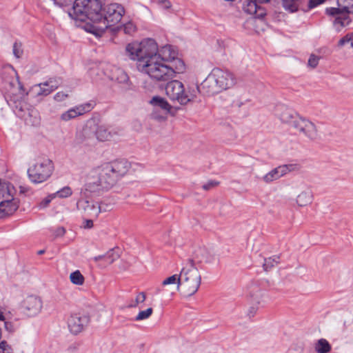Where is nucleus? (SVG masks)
I'll return each mask as SVG.
<instances>
[{
	"label": "nucleus",
	"mask_w": 353,
	"mask_h": 353,
	"mask_svg": "<svg viewBox=\"0 0 353 353\" xmlns=\"http://www.w3.org/2000/svg\"><path fill=\"white\" fill-rule=\"evenodd\" d=\"M127 55L132 60H137V65L141 61H147L152 58H161L168 60L171 57L170 46H165L160 50L156 41L152 39H145L140 43L134 42L127 45Z\"/></svg>",
	"instance_id": "nucleus-1"
},
{
	"label": "nucleus",
	"mask_w": 353,
	"mask_h": 353,
	"mask_svg": "<svg viewBox=\"0 0 353 353\" xmlns=\"http://www.w3.org/2000/svg\"><path fill=\"white\" fill-rule=\"evenodd\" d=\"M236 83L232 73L220 68H214L196 90L207 96H212L232 87Z\"/></svg>",
	"instance_id": "nucleus-2"
},
{
	"label": "nucleus",
	"mask_w": 353,
	"mask_h": 353,
	"mask_svg": "<svg viewBox=\"0 0 353 353\" xmlns=\"http://www.w3.org/2000/svg\"><path fill=\"white\" fill-rule=\"evenodd\" d=\"M68 14L75 20L90 19L96 23L102 19L101 4L99 0H75Z\"/></svg>",
	"instance_id": "nucleus-3"
},
{
	"label": "nucleus",
	"mask_w": 353,
	"mask_h": 353,
	"mask_svg": "<svg viewBox=\"0 0 353 353\" xmlns=\"http://www.w3.org/2000/svg\"><path fill=\"white\" fill-rule=\"evenodd\" d=\"M165 61L168 60H161V58L155 59L154 57L147 61H141L137 68L155 81L166 82L174 78V71L165 63Z\"/></svg>",
	"instance_id": "nucleus-4"
},
{
	"label": "nucleus",
	"mask_w": 353,
	"mask_h": 353,
	"mask_svg": "<svg viewBox=\"0 0 353 353\" xmlns=\"http://www.w3.org/2000/svg\"><path fill=\"white\" fill-rule=\"evenodd\" d=\"M114 185L111 177L102 165L90 170L87 176L85 190L94 195H99Z\"/></svg>",
	"instance_id": "nucleus-5"
},
{
	"label": "nucleus",
	"mask_w": 353,
	"mask_h": 353,
	"mask_svg": "<svg viewBox=\"0 0 353 353\" xmlns=\"http://www.w3.org/2000/svg\"><path fill=\"white\" fill-rule=\"evenodd\" d=\"M180 288L185 296H190L199 290L201 276L199 270L194 266L193 259H188L187 265L180 272Z\"/></svg>",
	"instance_id": "nucleus-6"
},
{
	"label": "nucleus",
	"mask_w": 353,
	"mask_h": 353,
	"mask_svg": "<svg viewBox=\"0 0 353 353\" xmlns=\"http://www.w3.org/2000/svg\"><path fill=\"white\" fill-rule=\"evenodd\" d=\"M125 10L123 7L119 3H111L101 8L102 19L97 21L93 26L92 30L90 32L97 34V31L100 33L105 32L106 29L118 23L123 17Z\"/></svg>",
	"instance_id": "nucleus-7"
},
{
	"label": "nucleus",
	"mask_w": 353,
	"mask_h": 353,
	"mask_svg": "<svg viewBox=\"0 0 353 353\" xmlns=\"http://www.w3.org/2000/svg\"><path fill=\"white\" fill-rule=\"evenodd\" d=\"M165 90L167 96L172 101H176L182 105L193 101L196 97V93L199 92L196 87L192 91L189 90V94H188L185 90L183 84L178 80L168 81Z\"/></svg>",
	"instance_id": "nucleus-8"
},
{
	"label": "nucleus",
	"mask_w": 353,
	"mask_h": 353,
	"mask_svg": "<svg viewBox=\"0 0 353 353\" xmlns=\"http://www.w3.org/2000/svg\"><path fill=\"white\" fill-rule=\"evenodd\" d=\"M54 165L49 159L37 161L28 170L30 180L34 183L46 181L52 174Z\"/></svg>",
	"instance_id": "nucleus-9"
},
{
	"label": "nucleus",
	"mask_w": 353,
	"mask_h": 353,
	"mask_svg": "<svg viewBox=\"0 0 353 353\" xmlns=\"http://www.w3.org/2000/svg\"><path fill=\"white\" fill-rule=\"evenodd\" d=\"M339 8H327L325 13L335 17L334 24H340L343 27L350 22V14H353V0H337Z\"/></svg>",
	"instance_id": "nucleus-10"
},
{
	"label": "nucleus",
	"mask_w": 353,
	"mask_h": 353,
	"mask_svg": "<svg viewBox=\"0 0 353 353\" xmlns=\"http://www.w3.org/2000/svg\"><path fill=\"white\" fill-rule=\"evenodd\" d=\"M115 185L119 179L125 176L130 168V163L125 159L116 160L103 165Z\"/></svg>",
	"instance_id": "nucleus-11"
},
{
	"label": "nucleus",
	"mask_w": 353,
	"mask_h": 353,
	"mask_svg": "<svg viewBox=\"0 0 353 353\" xmlns=\"http://www.w3.org/2000/svg\"><path fill=\"white\" fill-rule=\"evenodd\" d=\"M292 128L301 135L314 140L317 137V129L314 123L299 116L294 121Z\"/></svg>",
	"instance_id": "nucleus-12"
},
{
	"label": "nucleus",
	"mask_w": 353,
	"mask_h": 353,
	"mask_svg": "<svg viewBox=\"0 0 353 353\" xmlns=\"http://www.w3.org/2000/svg\"><path fill=\"white\" fill-rule=\"evenodd\" d=\"M90 321V317L82 313H74L68 320V326L71 333L78 334L83 331Z\"/></svg>",
	"instance_id": "nucleus-13"
},
{
	"label": "nucleus",
	"mask_w": 353,
	"mask_h": 353,
	"mask_svg": "<svg viewBox=\"0 0 353 353\" xmlns=\"http://www.w3.org/2000/svg\"><path fill=\"white\" fill-rule=\"evenodd\" d=\"M194 266L196 263L212 264L218 261L214 252L206 248H197L193 254Z\"/></svg>",
	"instance_id": "nucleus-14"
},
{
	"label": "nucleus",
	"mask_w": 353,
	"mask_h": 353,
	"mask_svg": "<svg viewBox=\"0 0 353 353\" xmlns=\"http://www.w3.org/2000/svg\"><path fill=\"white\" fill-rule=\"evenodd\" d=\"M43 303L40 297L37 296H28L22 302L23 308L30 316L37 314L41 310Z\"/></svg>",
	"instance_id": "nucleus-15"
},
{
	"label": "nucleus",
	"mask_w": 353,
	"mask_h": 353,
	"mask_svg": "<svg viewBox=\"0 0 353 353\" xmlns=\"http://www.w3.org/2000/svg\"><path fill=\"white\" fill-rule=\"evenodd\" d=\"M77 205L79 210H83L88 215L94 217L98 216L103 207V204H99L98 203H94V201L86 199L79 200Z\"/></svg>",
	"instance_id": "nucleus-16"
},
{
	"label": "nucleus",
	"mask_w": 353,
	"mask_h": 353,
	"mask_svg": "<svg viewBox=\"0 0 353 353\" xmlns=\"http://www.w3.org/2000/svg\"><path fill=\"white\" fill-rule=\"evenodd\" d=\"M93 108L92 103H85L77 105L72 108L69 109L68 111L61 114L60 119L64 121H68L79 116L83 115L86 112H90Z\"/></svg>",
	"instance_id": "nucleus-17"
},
{
	"label": "nucleus",
	"mask_w": 353,
	"mask_h": 353,
	"mask_svg": "<svg viewBox=\"0 0 353 353\" xmlns=\"http://www.w3.org/2000/svg\"><path fill=\"white\" fill-rule=\"evenodd\" d=\"M293 165H280L263 176V180L267 183H271L275 180L279 179L281 176H284L291 170H292Z\"/></svg>",
	"instance_id": "nucleus-18"
},
{
	"label": "nucleus",
	"mask_w": 353,
	"mask_h": 353,
	"mask_svg": "<svg viewBox=\"0 0 353 353\" xmlns=\"http://www.w3.org/2000/svg\"><path fill=\"white\" fill-rule=\"evenodd\" d=\"M276 115L281 122L287 123L291 127L293 126L294 121L296 120V118L299 117L298 114L283 105L278 108Z\"/></svg>",
	"instance_id": "nucleus-19"
},
{
	"label": "nucleus",
	"mask_w": 353,
	"mask_h": 353,
	"mask_svg": "<svg viewBox=\"0 0 353 353\" xmlns=\"http://www.w3.org/2000/svg\"><path fill=\"white\" fill-rule=\"evenodd\" d=\"M94 130V137L100 141H110L117 132L116 131H113L110 128L105 125H97Z\"/></svg>",
	"instance_id": "nucleus-20"
},
{
	"label": "nucleus",
	"mask_w": 353,
	"mask_h": 353,
	"mask_svg": "<svg viewBox=\"0 0 353 353\" xmlns=\"http://www.w3.org/2000/svg\"><path fill=\"white\" fill-rule=\"evenodd\" d=\"M94 138V130L91 126H85L81 130L78 131L75 137V142L77 144L85 143L88 145L90 140Z\"/></svg>",
	"instance_id": "nucleus-21"
},
{
	"label": "nucleus",
	"mask_w": 353,
	"mask_h": 353,
	"mask_svg": "<svg viewBox=\"0 0 353 353\" xmlns=\"http://www.w3.org/2000/svg\"><path fill=\"white\" fill-rule=\"evenodd\" d=\"M313 200V194L310 188L305 185L300 194L296 196V203L300 207H304L312 203Z\"/></svg>",
	"instance_id": "nucleus-22"
},
{
	"label": "nucleus",
	"mask_w": 353,
	"mask_h": 353,
	"mask_svg": "<svg viewBox=\"0 0 353 353\" xmlns=\"http://www.w3.org/2000/svg\"><path fill=\"white\" fill-rule=\"evenodd\" d=\"M260 4L261 3L250 1L247 4L245 11L250 14H255L257 18H263L265 16L266 12L264 8L261 6Z\"/></svg>",
	"instance_id": "nucleus-23"
},
{
	"label": "nucleus",
	"mask_w": 353,
	"mask_h": 353,
	"mask_svg": "<svg viewBox=\"0 0 353 353\" xmlns=\"http://www.w3.org/2000/svg\"><path fill=\"white\" fill-rule=\"evenodd\" d=\"M171 57L168 61H171V64L168 65L170 68L174 71V77L176 73H182L185 70V64L180 59H175L174 53L170 50Z\"/></svg>",
	"instance_id": "nucleus-24"
},
{
	"label": "nucleus",
	"mask_w": 353,
	"mask_h": 353,
	"mask_svg": "<svg viewBox=\"0 0 353 353\" xmlns=\"http://www.w3.org/2000/svg\"><path fill=\"white\" fill-rule=\"evenodd\" d=\"M314 350L317 353H329L332 346L326 339H321L314 344Z\"/></svg>",
	"instance_id": "nucleus-25"
},
{
	"label": "nucleus",
	"mask_w": 353,
	"mask_h": 353,
	"mask_svg": "<svg viewBox=\"0 0 353 353\" xmlns=\"http://www.w3.org/2000/svg\"><path fill=\"white\" fill-rule=\"evenodd\" d=\"M150 103L154 107L159 108L164 111L170 108V104L168 103L166 99L159 96L153 97L150 101Z\"/></svg>",
	"instance_id": "nucleus-26"
},
{
	"label": "nucleus",
	"mask_w": 353,
	"mask_h": 353,
	"mask_svg": "<svg viewBox=\"0 0 353 353\" xmlns=\"http://www.w3.org/2000/svg\"><path fill=\"white\" fill-rule=\"evenodd\" d=\"M301 0H282L284 9L290 12H296L299 9Z\"/></svg>",
	"instance_id": "nucleus-27"
},
{
	"label": "nucleus",
	"mask_w": 353,
	"mask_h": 353,
	"mask_svg": "<svg viewBox=\"0 0 353 353\" xmlns=\"http://www.w3.org/2000/svg\"><path fill=\"white\" fill-rule=\"evenodd\" d=\"M279 256L274 255L273 256L264 259L263 267L265 271H270L274 267L279 263Z\"/></svg>",
	"instance_id": "nucleus-28"
},
{
	"label": "nucleus",
	"mask_w": 353,
	"mask_h": 353,
	"mask_svg": "<svg viewBox=\"0 0 353 353\" xmlns=\"http://www.w3.org/2000/svg\"><path fill=\"white\" fill-rule=\"evenodd\" d=\"M62 83V79L60 77H51L46 81L41 83L46 87L52 89V91L55 90Z\"/></svg>",
	"instance_id": "nucleus-29"
},
{
	"label": "nucleus",
	"mask_w": 353,
	"mask_h": 353,
	"mask_svg": "<svg viewBox=\"0 0 353 353\" xmlns=\"http://www.w3.org/2000/svg\"><path fill=\"white\" fill-rule=\"evenodd\" d=\"M70 281L77 285H82L84 283L85 278L79 270L72 272L70 275Z\"/></svg>",
	"instance_id": "nucleus-30"
},
{
	"label": "nucleus",
	"mask_w": 353,
	"mask_h": 353,
	"mask_svg": "<svg viewBox=\"0 0 353 353\" xmlns=\"http://www.w3.org/2000/svg\"><path fill=\"white\" fill-rule=\"evenodd\" d=\"M46 86H44L43 85H41V83L38 84V85H36L34 88H33V90H35L36 91V94L37 96H47L48 94H50L52 92H53L52 90V89H50V88L48 87H46L45 88Z\"/></svg>",
	"instance_id": "nucleus-31"
},
{
	"label": "nucleus",
	"mask_w": 353,
	"mask_h": 353,
	"mask_svg": "<svg viewBox=\"0 0 353 353\" xmlns=\"http://www.w3.org/2000/svg\"><path fill=\"white\" fill-rule=\"evenodd\" d=\"M180 281H181L180 274L179 275L174 274V275L165 279V280H163L162 282V285L165 286V285H170V284L176 283L177 289L179 290H180V283H179Z\"/></svg>",
	"instance_id": "nucleus-32"
},
{
	"label": "nucleus",
	"mask_w": 353,
	"mask_h": 353,
	"mask_svg": "<svg viewBox=\"0 0 353 353\" xmlns=\"http://www.w3.org/2000/svg\"><path fill=\"white\" fill-rule=\"evenodd\" d=\"M250 294L257 304L260 303L263 296V291L259 287H254L253 289L250 291Z\"/></svg>",
	"instance_id": "nucleus-33"
},
{
	"label": "nucleus",
	"mask_w": 353,
	"mask_h": 353,
	"mask_svg": "<svg viewBox=\"0 0 353 353\" xmlns=\"http://www.w3.org/2000/svg\"><path fill=\"white\" fill-rule=\"evenodd\" d=\"M29 105L24 102H19L18 104L15 105V108L14 110L16 115L20 118L24 117V114L26 112V108H28Z\"/></svg>",
	"instance_id": "nucleus-34"
},
{
	"label": "nucleus",
	"mask_w": 353,
	"mask_h": 353,
	"mask_svg": "<svg viewBox=\"0 0 353 353\" xmlns=\"http://www.w3.org/2000/svg\"><path fill=\"white\" fill-rule=\"evenodd\" d=\"M32 115L30 118H26L25 122L27 125L36 126L39 124V117L37 111H33Z\"/></svg>",
	"instance_id": "nucleus-35"
},
{
	"label": "nucleus",
	"mask_w": 353,
	"mask_h": 353,
	"mask_svg": "<svg viewBox=\"0 0 353 353\" xmlns=\"http://www.w3.org/2000/svg\"><path fill=\"white\" fill-rule=\"evenodd\" d=\"M152 312L153 309L152 307H149L145 310L141 311L135 317V321H140L147 319L152 315Z\"/></svg>",
	"instance_id": "nucleus-36"
},
{
	"label": "nucleus",
	"mask_w": 353,
	"mask_h": 353,
	"mask_svg": "<svg viewBox=\"0 0 353 353\" xmlns=\"http://www.w3.org/2000/svg\"><path fill=\"white\" fill-rule=\"evenodd\" d=\"M72 193L71 188L69 186H65L61 190L57 191L54 193V196H58L59 198H67L70 196Z\"/></svg>",
	"instance_id": "nucleus-37"
},
{
	"label": "nucleus",
	"mask_w": 353,
	"mask_h": 353,
	"mask_svg": "<svg viewBox=\"0 0 353 353\" xmlns=\"http://www.w3.org/2000/svg\"><path fill=\"white\" fill-rule=\"evenodd\" d=\"M146 295L145 292H139L134 301H132L128 307H136L139 303H143L145 301Z\"/></svg>",
	"instance_id": "nucleus-38"
},
{
	"label": "nucleus",
	"mask_w": 353,
	"mask_h": 353,
	"mask_svg": "<svg viewBox=\"0 0 353 353\" xmlns=\"http://www.w3.org/2000/svg\"><path fill=\"white\" fill-rule=\"evenodd\" d=\"M13 54L14 57L17 59H19L22 57L23 54V50L22 48V44L20 42H15L13 45Z\"/></svg>",
	"instance_id": "nucleus-39"
},
{
	"label": "nucleus",
	"mask_w": 353,
	"mask_h": 353,
	"mask_svg": "<svg viewBox=\"0 0 353 353\" xmlns=\"http://www.w3.org/2000/svg\"><path fill=\"white\" fill-rule=\"evenodd\" d=\"M53 239L63 236L65 234V229L63 227H58L57 228H50Z\"/></svg>",
	"instance_id": "nucleus-40"
},
{
	"label": "nucleus",
	"mask_w": 353,
	"mask_h": 353,
	"mask_svg": "<svg viewBox=\"0 0 353 353\" xmlns=\"http://www.w3.org/2000/svg\"><path fill=\"white\" fill-rule=\"evenodd\" d=\"M116 80L119 83H124L128 85L129 82V77L125 72L120 70L119 71V76L116 78Z\"/></svg>",
	"instance_id": "nucleus-41"
},
{
	"label": "nucleus",
	"mask_w": 353,
	"mask_h": 353,
	"mask_svg": "<svg viewBox=\"0 0 353 353\" xmlns=\"http://www.w3.org/2000/svg\"><path fill=\"white\" fill-rule=\"evenodd\" d=\"M319 59H320L319 57H318V56H316V55H315L314 54H312L310 56L307 64L312 68H315L318 65V64H319Z\"/></svg>",
	"instance_id": "nucleus-42"
},
{
	"label": "nucleus",
	"mask_w": 353,
	"mask_h": 353,
	"mask_svg": "<svg viewBox=\"0 0 353 353\" xmlns=\"http://www.w3.org/2000/svg\"><path fill=\"white\" fill-rule=\"evenodd\" d=\"M0 353H13V350L6 341H3L0 343Z\"/></svg>",
	"instance_id": "nucleus-43"
},
{
	"label": "nucleus",
	"mask_w": 353,
	"mask_h": 353,
	"mask_svg": "<svg viewBox=\"0 0 353 353\" xmlns=\"http://www.w3.org/2000/svg\"><path fill=\"white\" fill-rule=\"evenodd\" d=\"M53 2L56 6L64 8L70 6L73 0H53Z\"/></svg>",
	"instance_id": "nucleus-44"
},
{
	"label": "nucleus",
	"mask_w": 353,
	"mask_h": 353,
	"mask_svg": "<svg viewBox=\"0 0 353 353\" xmlns=\"http://www.w3.org/2000/svg\"><path fill=\"white\" fill-rule=\"evenodd\" d=\"M219 184V182H218L216 181L210 180L205 184L203 185L202 188L204 190L208 191V190H210L212 188L217 186Z\"/></svg>",
	"instance_id": "nucleus-45"
},
{
	"label": "nucleus",
	"mask_w": 353,
	"mask_h": 353,
	"mask_svg": "<svg viewBox=\"0 0 353 353\" xmlns=\"http://www.w3.org/2000/svg\"><path fill=\"white\" fill-rule=\"evenodd\" d=\"M135 26L132 23H128L124 25L123 30L125 34H131L135 31Z\"/></svg>",
	"instance_id": "nucleus-46"
},
{
	"label": "nucleus",
	"mask_w": 353,
	"mask_h": 353,
	"mask_svg": "<svg viewBox=\"0 0 353 353\" xmlns=\"http://www.w3.org/2000/svg\"><path fill=\"white\" fill-rule=\"evenodd\" d=\"M68 97V94L63 92H59L54 95V99L56 101L61 102L65 101Z\"/></svg>",
	"instance_id": "nucleus-47"
},
{
	"label": "nucleus",
	"mask_w": 353,
	"mask_h": 353,
	"mask_svg": "<svg viewBox=\"0 0 353 353\" xmlns=\"http://www.w3.org/2000/svg\"><path fill=\"white\" fill-rule=\"evenodd\" d=\"M55 198L54 194H50L46 198H45L41 203H39V207L41 208H44L48 206V205L50 203L52 199Z\"/></svg>",
	"instance_id": "nucleus-48"
},
{
	"label": "nucleus",
	"mask_w": 353,
	"mask_h": 353,
	"mask_svg": "<svg viewBox=\"0 0 353 353\" xmlns=\"http://www.w3.org/2000/svg\"><path fill=\"white\" fill-rule=\"evenodd\" d=\"M325 0H309L308 1V7L310 9H312L320 4L323 3Z\"/></svg>",
	"instance_id": "nucleus-49"
},
{
	"label": "nucleus",
	"mask_w": 353,
	"mask_h": 353,
	"mask_svg": "<svg viewBox=\"0 0 353 353\" xmlns=\"http://www.w3.org/2000/svg\"><path fill=\"white\" fill-rule=\"evenodd\" d=\"M352 40V36H349L348 34L342 37L338 43V46L341 47L344 46L346 43L350 42Z\"/></svg>",
	"instance_id": "nucleus-50"
},
{
	"label": "nucleus",
	"mask_w": 353,
	"mask_h": 353,
	"mask_svg": "<svg viewBox=\"0 0 353 353\" xmlns=\"http://www.w3.org/2000/svg\"><path fill=\"white\" fill-rule=\"evenodd\" d=\"M33 111H37V110L35 109H34L33 108L28 106V108H26V110L24 117H22L21 119H23L25 121L26 118H30V117H32V112H33Z\"/></svg>",
	"instance_id": "nucleus-51"
},
{
	"label": "nucleus",
	"mask_w": 353,
	"mask_h": 353,
	"mask_svg": "<svg viewBox=\"0 0 353 353\" xmlns=\"http://www.w3.org/2000/svg\"><path fill=\"white\" fill-rule=\"evenodd\" d=\"M257 310H258V307H256L255 305H252V306L250 307V308L248 309V316L250 318L253 317L256 314Z\"/></svg>",
	"instance_id": "nucleus-52"
},
{
	"label": "nucleus",
	"mask_w": 353,
	"mask_h": 353,
	"mask_svg": "<svg viewBox=\"0 0 353 353\" xmlns=\"http://www.w3.org/2000/svg\"><path fill=\"white\" fill-rule=\"evenodd\" d=\"M105 256H108L110 257V258L103 259V260L108 264H112L116 259L115 257H114V255L112 253L108 252L106 254H105Z\"/></svg>",
	"instance_id": "nucleus-53"
},
{
	"label": "nucleus",
	"mask_w": 353,
	"mask_h": 353,
	"mask_svg": "<svg viewBox=\"0 0 353 353\" xmlns=\"http://www.w3.org/2000/svg\"><path fill=\"white\" fill-rule=\"evenodd\" d=\"M83 228L85 229H90V228H92L93 227V221L91 219H86L84 222H83Z\"/></svg>",
	"instance_id": "nucleus-54"
},
{
	"label": "nucleus",
	"mask_w": 353,
	"mask_h": 353,
	"mask_svg": "<svg viewBox=\"0 0 353 353\" xmlns=\"http://www.w3.org/2000/svg\"><path fill=\"white\" fill-rule=\"evenodd\" d=\"M4 321V325L6 330L11 332L14 330L13 325L10 322Z\"/></svg>",
	"instance_id": "nucleus-55"
},
{
	"label": "nucleus",
	"mask_w": 353,
	"mask_h": 353,
	"mask_svg": "<svg viewBox=\"0 0 353 353\" xmlns=\"http://www.w3.org/2000/svg\"><path fill=\"white\" fill-rule=\"evenodd\" d=\"M159 3L163 5L164 8L168 9L171 7V3L168 0H158Z\"/></svg>",
	"instance_id": "nucleus-56"
},
{
	"label": "nucleus",
	"mask_w": 353,
	"mask_h": 353,
	"mask_svg": "<svg viewBox=\"0 0 353 353\" xmlns=\"http://www.w3.org/2000/svg\"><path fill=\"white\" fill-rule=\"evenodd\" d=\"M178 110V108H174L170 105V108L168 110H165L167 113H169L172 116H174Z\"/></svg>",
	"instance_id": "nucleus-57"
},
{
	"label": "nucleus",
	"mask_w": 353,
	"mask_h": 353,
	"mask_svg": "<svg viewBox=\"0 0 353 353\" xmlns=\"http://www.w3.org/2000/svg\"><path fill=\"white\" fill-rule=\"evenodd\" d=\"M130 264L127 262H123L120 265L119 268L123 271L128 270Z\"/></svg>",
	"instance_id": "nucleus-58"
},
{
	"label": "nucleus",
	"mask_w": 353,
	"mask_h": 353,
	"mask_svg": "<svg viewBox=\"0 0 353 353\" xmlns=\"http://www.w3.org/2000/svg\"><path fill=\"white\" fill-rule=\"evenodd\" d=\"M105 258H110V257L108 256H105V255H99V256L94 257V260L97 262L100 260H103V259H105Z\"/></svg>",
	"instance_id": "nucleus-59"
},
{
	"label": "nucleus",
	"mask_w": 353,
	"mask_h": 353,
	"mask_svg": "<svg viewBox=\"0 0 353 353\" xmlns=\"http://www.w3.org/2000/svg\"><path fill=\"white\" fill-rule=\"evenodd\" d=\"M99 204H103V210L101 211L102 212H106V211H108V210H110V207L111 205H108V204H105L104 203H100Z\"/></svg>",
	"instance_id": "nucleus-60"
},
{
	"label": "nucleus",
	"mask_w": 353,
	"mask_h": 353,
	"mask_svg": "<svg viewBox=\"0 0 353 353\" xmlns=\"http://www.w3.org/2000/svg\"><path fill=\"white\" fill-rule=\"evenodd\" d=\"M0 321H5L4 315L1 310H0Z\"/></svg>",
	"instance_id": "nucleus-61"
},
{
	"label": "nucleus",
	"mask_w": 353,
	"mask_h": 353,
	"mask_svg": "<svg viewBox=\"0 0 353 353\" xmlns=\"http://www.w3.org/2000/svg\"><path fill=\"white\" fill-rule=\"evenodd\" d=\"M45 252L44 250H41L38 252V254L41 255L43 254Z\"/></svg>",
	"instance_id": "nucleus-62"
},
{
	"label": "nucleus",
	"mask_w": 353,
	"mask_h": 353,
	"mask_svg": "<svg viewBox=\"0 0 353 353\" xmlns=\"http://www.w3.org/2000/svg\"><path fill=\"white\" fill-rule=\"evenodd\" d=\"M351 46L353 48V35L352 36Z\"/></svg>",
	"instance_id": "nucleus-63"
},
{
	"label": "nucleus",
	"mask_w": 353,
	"mask_h": 353,
	"mask_svg": "<svg viewBox=\"0 0 353 353\" xmlns=\"http://www.w3.org/2000/svg\"><path fill=\"white\" fill-rule=\"evenodd\" d=\"M248 3L250 1V0H247Z\"/></svg>",
	"instance_id": "nucleus-64"
}]
</instances>
